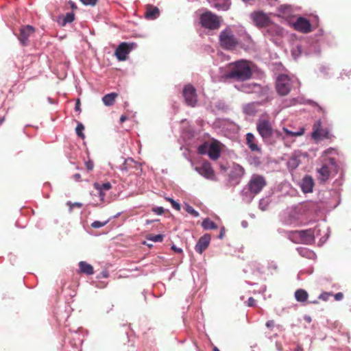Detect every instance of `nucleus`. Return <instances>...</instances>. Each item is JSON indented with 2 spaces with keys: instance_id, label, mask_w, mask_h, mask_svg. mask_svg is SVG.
<instances>
[{
  "instance_id": "obj_1",
  "label": "nucleus",
  "mask_w": 351,
  "mask_h": 351,
  "mask_svg": "<svg viewBox=\"0 0 351 351\" xmlns=\"http://www.w3.org/2000/svg\"><path fill=\"white\" fill-rule=\"evenodd\" d=\"M252 75L250 62L246 60H239L228 65V71L225 74L226 79H233L243 82L251 78Z\"/></svg>"
},
{
  "instance_id": "obj_2",
  "label": "nucleus",
  "mask_w": 351,
  "mask_h": 351,
  "mask_svg": "<svg viewBox=\"0 0 351 351\" xmlns=\"http://www.w3.org/2000/svg\"><path fill=\"white\" fill-rule=\"evenodd\" d=\"M339 167L334 158L326 157L322 159L320 167L316 169L317 180L322 183L326 182L332 174L336 175Z\"/></svg>"
},
{
  "instance_id": "obj_3",
  "label": "nucleus",
  "mask_w": 351,
  "mask_h": 351,
  "mask_svg": "<svg viewBox=\"0 0 351 351\" xmlns=\"http://www.w3.org/2000/svg\"><path fill=\"white\" fill-rule=\"evenodd\" d=\"M219 40L221 47L226 50L234 49L239 43L238 39L230 28L221 32Z\"/></svg>"
},
{
  "instance_id": "obj_4",
  "label": "nucleus",
  "mask_w": 351,
  "mask_h": 351,
  "mask_svg": "<svg viewBox=\"0 0 351 351\" xmlns=\"http://www.w3.org/2000/svg\"><path fill=\"white\" fill-rule=\"evenodd\" d=\"M199 23L203 27L210 30L217 29L221 25L220 18L210 11L200 15Z\"/></svg>"
},
{
  "instance_id": "obj_5",
  "label": "nucleus",
  "mask_w": 351,
  "mask_h": 351,
  "mask_svg": "<svg viewBox=\"0 0 351 351\" xmlns=\"http://www.w3.org/2000/svg\"><path fill=\"white\" fill-rule=\"evenodd\" d=\"M256 130L263 140L268 139L273 135V127L269 119H259L256 123Z\"/></svg>"
},
{
  "instance_id": "obj_6",
  "label": "nucleus",
  "mask_w": 351,
  "mask_h": 351,
  "mask_svg": "<svg viewBox=\"0 0 351 351\" xmlns=\"http://www.w3.org/2000/svg\"><path fill=\"white\" fill-rule=\"evenodd\" d=\"M276 88L280 95H287L292 88V82L288 75H280L277 78Z\"/></svg>"
},
{
  "instance_id": "obj_7",
  "label": "nucleus",
  "mask_w": 351,
  "mask_h": 351,
  "mask_svg": "<svg viewBox=\"0 0 351 351\" xmlns=\"http://www.w3.org/2000/svg\"><path fill=\"white\" fill-rule=\"evenodd\" d=\"M265 185V179L262 176L253 175L248 183L249 191L251 193L256 195L261 191Z\"/></svg>"
},
{
  "instance_id": "obj_8",
  "label": "nucleus",
  "mask_w": 351,
  "mask_h": 351,
  "mask_svg": "<svg viewBox=\"0 0 351 351\" xmlns=\"http://www.w3.org/2000/svg\"><path fill=\"white\" fill-rule=\"evenodd\" d=\"M136 47L134 43H121L116 49L114 54L119 61L125 60L128 54Z\"/></svg>"
},
{
  "instance_id": "obj_9",
  "label": "nucleus",
  "mask_w": 351,
  "mask_h": 351,
  "mask_svg": "<svg viewBox=\"0 0 351 351\" xmlns=\"http://www.w3.org/2000/svg\"><path fill=\"white\" fill-rule=\"evenodd\" d=\"M183 96L186 104L194 107L197 103V94L195 88L191 84L186 85L183 90Z\"/></svg>"
},
{
  "instance_id": "obj_10",
  "label": "nucleus",
  "mask_w": 351,
  "mask_h": 351,
  "mask_svg": "<svg viewBox=\"0 0 351 351\" xmlns=\"http://www.w3.org/2000/svg\"><path fill=\"white\" fill-rule=\"evenodd\" d=\"M34 27L29 25L21 27L18 38L23 46H27L28 45V39L34 33Z\"/></svg>"
},
{
  "instance_id": "obj_11",
  "label": "nucleus",
  "mask_w": 351,
  "mask_h": 351,
  "mask_svg": "<svg viewBox=\"0 0 351 351\" xmlns=\"http://www.w3.org/2000/svg\"><path fill=\"white\" fill-rule=\"evenodd\" d=\"M222 144L217 140H213L209 145L208 155L211 160H217L221 155Z\"/></svg>"
},
{
  "instance_id": "obj_12",
  "label": "nucleus",
  "mask_w": 351,
  "mask_h": 351,
  "mask_svg": "<svg viewBox=\"0 0 351 351\" xmlns=\"http://www.w3.org/2000/svg\"><path fill=\"white\" fill-rule=\"evenodd\" d=\"M252 16L255 25L258 27H265L270 21L268 16L261 12H254Z\"/></svg>"
},
{
  "instance_id": "obj_13",
  "label": "nucleus",
  "mask_w": 351,
  "mask_h": 351,
  "mask_svg": "<svg viewBox=\"0 0 351 351\" xmlns=\"http://www.w3.org/2000/svg\"><path fill=\"white\" fill-rule=\"evenodd\" d=\"M195 170L200 175L208 179H210L214 176V171L210 163L208 161H204L200 167H196Z\"/></svg>"
},
{
  "instance_id": "obj_14",
  "label": "nucleus",
  "mask_w": 351,
  "mask_h": 351,
  "mask_svg": "<svg viewBox=\"0 0 351 351\" xmlns=\"http://www.w3.org/2000/svg\"><path fill=\"white\" fill-rule=\"evenodd\" d=\"M210 236L208 234H206L201 237L195 245V251L200 254H202V252L208 248L210 242Z\"/></svg>"
},
{
  "instance_id": "obj_15",
  "label": "nucleus",
  "mask_w": 351,
  "mask_h": 351,
  "mask_svg": "<svg viewBox=\"0 0 351 351\" xmlns=\"http://www.w3.org/2000/svg\"><path fill=\"white\" fill-rule=\"evenodd\" d=\"M294 27L296 30L302 33H308L311 31V25L310 22L303 18L300 17L294 23Z\"/></svg>"
},
{
  "instance_id": "obj_16",
  "label": "nucleus",
  "mask_w": 351,
  "mask_h": 351,
  "mask_svg": "<svg viewBox=\"0 0 351 351\" xmlns=\"http://www.w3.org/2000/svg\"><path fill=\"white\" fill-rule=\"evenodd\" d=\"M299 237L300 242L305 244H309L314 240L313 232L311 230H306L295 232Z\"/></svg>"
},
{
  "instance_id": "obj_17",
  "label": "nucleus",
  "mask_w": 351,
  "mask_h": 351,
  "mask_svg": "<svg viewBox=\"0 0 351 351\" xmlns=\"http://www.w3.org/2000/svg\"><path fill=\"white\" fill-rule=\"evenodd\" d=\"M300 186L302 191L305 193L312 192L314 186V180L313 178L308 175L305 176L302 180Z\"/></svg>"
},
{
  "instance_id": "obj_18",
  "label": "nucleus",
  "mask_w": 351,
  "mask_h": 351,
  "mask_svg": "<svg viewBox=\"0 0 351 351\" xmlns=\"http://www.w3.org/2000/svg\"><path fill=\"white\" fill-rule=\"evenodd\" d=\"M246 145L252 152H261V149L258 145L256 138L252 133L246 134Z\"/></svg>"
},
{
  "instance_id": "obj_19",
  "label": "nucleus",
  "mask_w": 351,
  "mask_h": 351,
  "mask_svg": "<svg viewBox=\"0 0 351 351\" xmlns=\"http://www.w3.org/2000/svg\"><path fill=\"white\" fill-rule=\"evenodd\" d=\"M160 15V10L157 7L152 5H147L146 6V11L145 13V17L149 20H154L158 18Z\"/></svg>"
},
{
  "instance_id": "obj_20",
  "label": "nucleus",
  "mask_w": 351,
  "mask_h": 351,
  "mask_svg": "<svg viewBox=\"0 0 351 351\" xmlns=\"http://www.w3.org/2000/svg\"><path fill=\"white\" fill-rule=\"evenodd\" d=\"M93 186L96 190L98 191L99 195L101 199H103L105 196L104 191H108L112 188L111 184L108 182L103 184L95 182L93 184Z\"/></svg>"
},
{
  "instance_id": "obj_21",
  "label": "nucleus",
  "mask_w": 351,
  "mask_h": 351,
  "mask_svg": "<svg viewBox=\"0 0 351 351\" xmlns=\"http://www.w3.org/2000/svg\"><path fill=\"white\" fill-rule=\"evenodd\" d=\"M266 32L271 36H278L282 34V29L276 24L269 21V25L265 27Z\"/></svg>"
},
{
  "instance_id": "obj_22",
  "label": "nucleus",
  "mask_w": 351,
  "mask_h": 351,
  "mask_svg": "<svg viewBox=\"0 0 351 351\" xmlns=\"http://www.w3.org/2000/svg\"><path fill=\"white\" fill-rule=\"evenodd\" d=\"M79 267L81 273L86 275H92L94 274L93 266L86 261H80L79 263Z\"/></svg>"
},
{
  "instance_id": "obj_23",
  "label": "nucleus",
  "mask_w": 351,
  "mask_h": 351,
  "mask_svg": "<svg viewBox=\"0 0 351 351\" xmlns=\"http://www.w3.org/2000/svg\"><path fill=\"white\" fill-rule=\"evenodd\" d=\"M215 1V8L218 10H229L231 5L230 0H214Z\"/></svg>"
},
{
  "instance_id": "obj_24",
  "label": "nucleus",
  "mask_w": 351,
  "mask_h": 351,
  "mask_svg": "<svg viewBox=\"0 0 351 351\" xmlns=\"http://www.w3.org/2000/svg\"><path fill=\"white\" fill-rule=\"evenodd\" d=\"M313 131L312 132V137L315 140L320 138V131L323 129L322 127V121L320 120L317 121L313 126Z\"/></svg>"
},
{
  "instance_id": "obj_25",
  "label": "nucleus",
  "mask_w": 351,
  "mask_h": 351,
  "mask_svg": "<svg viewBox=\"0 0 351 351\" xmlns=\"http://www.w3.org/2000/svg\"><path fill=\"white\" fill-rule=\"evenodd\" d=\"M118 97L116 93H111L103 97L102 101L106 106H110L114 104L115 99Z\"/></svg>"
},
{
  "instance_id": "obj_26",
  "label": "nucleus",
  "mask_w": 351,
  "mask_h": 351,
  "mask_svg": "<svg viewBox=\"0 0 351 351\" xmlns=\"http://www.w3.org/2000/svg\"><path fill=\"white\" fill-rule=\"evenodd\" d=\"M308 293L304 290V289H298L295 292V298L297 301L300 302H306L308 299Z\"/></svg>"
},
{
  "instance_id": "obj_27",
  "label": "nucleus",
  "mask_w": 351,
  "mask_h": 351,
  "mask_svg": "<svg viewBox=\"0 0 351 351\" xmlns=\"http://www.w3.org/2000/svg\"><path fill=\"white\" fill-rule=\"evenodd\" d=\"M202 226L205 230H215L218 228L215 223L208 218L203 221Z\"/></svg>"
},
{
  "instance_id": "obj_28",
  "label": "nucleus",
  "mask_w": 351,
  "mask_h": 351,
  "mask_svg": "<svg viewBox=\"0 0 351 351\" xmlns=\"http://www.w3.org/2000/svg\"><path fill=\"white\" fill-rule=\"evenodd\" d=\"M282 130L285 132L287 136L293 137L300 136L304 134V128H300L297 132H292L286 128H283Z\"/></svg>"
},
{
  "instance_id": "obj_29",
  "label": "nucleus",
  "mask_w": 351,
  "mask_h": 351,
  "mask_svg": "<svg viewBox=\"0 0 351 351\" xmlns=\"http://www.w3.org/2000/svg\"><path fill=\"white\" fill-rule=\"evenodd\" d=\"M75 19V14L73 12H69L66 14L63 18L62 25L64 26L66 23H71Z\"/></svg>"
},
{
  "instance_id": "obj_30",
  "label": "nucleus",
  "mask_w": 351,
  "mask_h": 351,
  "mask_svg": "<svg viewBox=\"0 0 351 351\" xmlns=\"http://www.w3.org/2000/svg\"><path fill=\"white\" fill-rule=\"evenodd\" d=\"M321 138L331 140L334 138V136L332 134H330L328 129L323 128L320 131V138Z\"/></svg>"
},
{
  "instance_id": "obj_31",
  "label": "nucleus",
  "mask_w": 351,
  "mask_h": 351,
  "mask_svg": "<svg viewBox=\"0 0 351 351\" xmlns=\"http://www.w3.org/2000/svg\"><path fill=\"white\" fill-rule=\"evenodd\" d=\"M164 236L162 234H149L147 236V239L154 242H162L163 241Z\"/></svg>"
},
{
  "instance_id": "obj_32",
  "label": "nucleus",
  "mask_w": 351,
  "mask_h": 351,
  "mask_svg": "<svg viewBox=\"0 0 351 351\" xmlns=\"http://www.w3.org/2000/svg\"><path fill=\"white\" fill-rule=\"evenodd\" d=\"M84 130V125L82 123H78V124L75 128V131H76L77 135L82 139L84 138V137H85L84 134L83 133Z\"/></svg>"
},
{
  "instance_id": "obj_33",
  "label": "nucleus",
  "mask_w": 351,
  "mask_h": 351,
  "mask_svg": "<svg viewBox=\"0 0 351 351\" xmlns=\"http://www.w3.org/2000/svg\"><path fill=\"white\" fill-rule=\"evenodd\" d=\"M300 164L297 157H292L288 162V166L291 169H295Z\"/></svg>"
},
{
  "instance_id": "obj_34",
  "label": "nucleus",
  "mask_w": 351,
  "mask_h": 351,
  "mask_svg": "<svg viewBox=\"0 0 351 351\" xmlns=\"http://www.w3.org/2000/svg\"><path fill=\"white\" fill-rule=\"evenodd\" d=\"M185 210L193 215L195 217H197L199 216V213L196 211L191 206L186 205L185 207Z\"/></svg>"
},
{
  "instance_id": "obj_35",
  "label": "nucleus",
  "mask_w": 351,
  "mask_h": 351,
  "mask_svg": "<svg viewBox=\"0 0 351 351\" xmlns=\"http://www.w3.org/2000/svg\"><path fill=\"white\" fill-rule=\"evenodd\" d=\"M166 200L169 202L173 208H175L176 210H180L181 206L179 203L176 202L174 199H173L171 197H166Z\"/></svg>"
},
{
  "instance_id": "obj_36",
  "label": "nucleus",
  "mask_w": 351,
  "mask_h": 351,
  "mask_svg": "<svg viewBox=\"0 0 351 351\" xmlns=\"http://www.w3.org/2000/svg\"><path fill=\"white\" fill-rule=\"evenodd\" d=\"M107 223H108V221H106L104 222H101V221H95L94 222H93L91 223V226L93 228H101V227L104 226Z\"/></svg>"
},
{
  "instance_id": "obj_37",
  "label": "nucleus",
  "mask_w": 351,
  "mask_h": 351,
  "mask_svg": "<svg viewBox=\"0 0 351 351\" xmlns=\"http://www.w3.org/2000/svg\"><path fill=\"white\" fill-rule=\"evenodd\" d=\"M80 1L85 5L94 6L97 3L98 0H80Z\"/></svg>"
},
{
  "instance_id": "obj_38",
  "label": "nucleus",
  "mask_w": 351,
  "mask_h": 351,
  "mask_svg": "<svg viewBox=\"0 0 351 351\" xmlns=\"http://www.w3.org/2000/svg\"><path fill=\"white\" fill-rule=\"evenodd\" d=\"M331 295V293L324 292L320 294L318 298L324 301H327Z\"/></svg>"
},
{
  "instance_id": "obj_39",
  "label": "nucleus",
  "mask_w": 351,
  "mask_h": 351,
  "mask_svg": "<svg viewBox=\"0 0 351 351\" xmlns=\"http://www.w3.org/2000/svg\"><path fill=\"white\" fill-rule=\"evenodd\" d=\"M85 166L88 171H92L94 168L93 162L90 160H88L85 162Z\"/></svg>"
},
{
  "instance_id": "obj_40",
  "label": "nucleus",
  "mask_w": 351,
  "mask_h": 351,
  "mask_svg": "<svg viewBox=\"0 0 351 351\" xmlns=\"http://www.w3.org/2000/svg\"><path fill=\"white\" fill-rule=\"evenodd\" d=\"M152 210L157 215H162L164 213V211H165L164 208L162 207L154 208Z\"/></svg>"
},
{
  "instance_id": "obj_41",
  "label": "nucleus",
  "mask_w": 351,
  "mask_h": 351,
  "mask_svg": "<svg viewBox=\"0 0 351 351\" xmlns=\"http://www.w3.org/2000/svg\"><path fill=\"white\" fill-rule=\"evenodd\" d=\"M247 302L248 306H254L255 305L256 301L252 297H250Z\"/></svg>"
},
{
  "instance_id": "obj_42",
  "label": "nucleus",
  "mask_w": 351,
  "mask_h": 351,
  "mask_svg": "<svg viewBox=\"0 0 351 351\" xmlns=\"http://www.w3.org/2000/svg\"><path fill=\"white\" fill-rule=\"evenodd\" d=\"M265 325L269 328H273L275 326V322L274 320H269L266 322Z\"/></svg>"
},
{
  "instance_id": "obj_43",
  "label": "nucleus",
  "mask_w": 351,
  "mask_h": 351,
  "mask_svg": "<svg viewBox=\"0 0 351 351\" xmlns=\"http://www.w3.org/2000/svg\"><path fill=\"white\" fill-rule=\"evenodd\" d=\"M335 299L337 301L341 300L343 298V294L341 292H339L334 295Z\"/></svg>"
},
{
  "instance_id": "obj_44",
  "label": "nucleus",
  "mask_w": 351,
  "mask_h": 351,
  "mask_svg": "<svg viewBox=\"0 0 351 351\" xmlns=\"http://www.w3.org/2000/svg\"><path fill=\"white\" fill-rule=\"evenodd\" d=\"M332 151H333L332 148H329V149H327L326 150H325L324 152L322 158L327 157V155L330 154L332 152Z\"/></svg>"
},
{
  "instance_id": "obj_45",
  "label": "nucleus",
  "mask_w": 351,
  "mask_h": 351,
  "mask_svg": "<svg viewBox=\"0 0 351 351\" xmlns=\"http://www.w3.org/2000/svg\"><path fill=\"white\" fill-rule=\"evenodd\" d=\"M205 148H206V146L204 145L199 146L198 148L199 153L201 154H205L206 153Z\"/></svg>"
},
{
  "instance_id": "obj_46",
  "label": "nucleus",
  "mask_w": 351,
  "mask_h": 351,
  "mask_svg": "<svg viewBox=\"0 0 351 351\" xmlns=\"http://www.w3.org/2000/svg\"><path fill=\"white\" fill-rule=\"evenodd\" d=\"M73 178L75 181L80 182L81 181V175L80 173H75L73 175Z\"/></svg>"
},
{
  "instance_id": "obj_47",
  "label": "nucleus",
  "mask_w": 351,
  "mask_h": 351,
  "mask_svg": "<svg viewBox=\"0 0 351 351\" xmlns=\"http://www.w3.org/2000/svg\"><path fill=\"white\" fill-rule=\"evenodd\" d=\"M80 99H77V101H76V104H75V110L78 111L80 110Z\"/></svg>"
},
{
  "instance_id": "obj_48",
  "label": "nucleus",
  "mask_w": 351,
  "mask_h": 351,
  "mask_svg": "<svg viewBox=\"0 0 351 351\" xmlns=\"http://www.w3.org/2000/svg\"><path fill=\"white\" fill-rule=\"evenodd\" d=\"M224 232H225V229H224V228H222L221 230L220 234L219 235V239H222L223 238Z\"/></svg>"
},
{
  "instance_id": "obj_49",
  "label": "nucleus",
  "mask_w": 351,
  "mask_h": 351,
  "mask_svg": "<svg viewBox=\"0 0 351 351\" xmlns=\"http://www.w3.org/2000/svg\"><path fill=\"white\" fill-rule=\"evenodd\" d=\"M172 250L178 253H181L182 252V249L176 247L175 245L172 246Z\"/></svg>"
},
{
  "instance_id": "obj_50",
  "label": "nucleus",
  "mask_w": 351,
  "mask_h": 351,
  "mask_svg": "<svg viewBox=\"0 0 351 351\" xmlns=\"http://www.w3.org/2000/svg\"><path fill=\"white\" fill-rule=\"evenodd\" d=\"M127 119V117L125 115H121L120 117V122L123 123Z\"/></svg>"
},
{
  "instance_id": "obj_51",
  "label": "nucleus",
  "mask_w": 351,
  "mask_h": 351,
  "mask_svg": "<svg viewBox=\"0 0 351 351\" xmlns=\"http://www.w3.org/2000/svg\"><path fill=\"white\" fill-rule=\"evenodd\" d=\"M238 167L239 169V171H240L241 174L243 175L245 173L244 169L241 166H240V165H238Z\"/></svg>"
},
{
  "instance_id": "obj_52",
  "label": "nucleus",
  "mask_w": 351,
  "mask_h": 351,
  "mask_svg": "<svg viewBox=\"0 0 351 351\" xmlns=\"http://www.w3.org/2000/svg\"><path fill=\"white\" fill-rule=\"evenodd\" d=\"M303 348L300 345H298L296 348L295 349V351H302Z\"/></svg>"
},
{
  "instance_id": "obj_53",
  "label": "nucleus",
  "mask_w": 351,
  "mask_h": 351,
  "mask_svg": "<svg viewBox=\"0 0 351 351\" xmlns=\"http://www.w3.org/2000/svg\"><path fill=\"white\" fill-rule=\"evenodd\" d=\"M72 206H76V207L80 208V207H82V204H81V203L76 202V203L73 204L72 205Z\"/></svg>"
},
{
  "instance_id": "obj_54",
  "label": "nucleus",
  "mask_w": 351,
  "mask_h": 351,
  "mask_svg": "<svg viewBox=\"0 0 351 351\" xmlns=\"http://www.w3.org/2000/svg\"><path fill=\"white\" fill-rule=\"evenodd\" d=\"M69 3L71 4V6L73 9H76L77 6L75 5V3L72 1H70Z\"/></svg>"
},
{
  "instance_id": "obj_55",
  "label": "nucleus",
  "mask_w": 351,
  "mask_h": 351,
  "mask_svg": "<svg viewBox=\"0 0 351 351\" xmlns=\"http://www.w3.org/2000/svg\"><path fill=\"white\" fill-rule=\"evenodd\" d=\"M125 165H126V162H125V163L123 165V167H122V168H121V169H122L123 170H125V171H127V168H126V166H125Z\"/></svg>"
},
{
  "instance_id": "obj_56",
  "label": "nucleus",
  "mask_w": 351,
  "mask_h": 351,
  "mask_svg": "<svg viewBox=\"0 0 351 351\" xmlns=\"http://www.w3.org/2000/svg\"><path fill=\"white\" fill-rule=\"evenodd\" d=\"M213 351H219V350L217 347L213 348Z\"/></svg>"
},
{
  "instance_id": "obj_57",
  "label": "nucleus",
  "mask_w": 351,
  "mask_h": 351,
  "mask_svg": "<svg viewBox=\"0 0 351 351\" xmlns=\"http://www.w3.org/2000/svg\"><path fill=\"white\" fill-rule=\"evenodd\" d=\"M311 303H314V304H317V301H313V302H311Z\"/></svg>"
},
{
  "instance_id": "obj_58",
  "label": "nucleus",
  "mask_w": 351,
  "mask_h": 351,
  "mask_svg": "<svg viewBox=\"0 0 351 351\" xmlns=\"http://www.w3.org/2000/svg\"><path fill=\"white\" fill-rule=\"evenodd\" d=\"M2 121H3V119H1L0 120V124L1 123Z\"/></svg>"
}]
</instances>
